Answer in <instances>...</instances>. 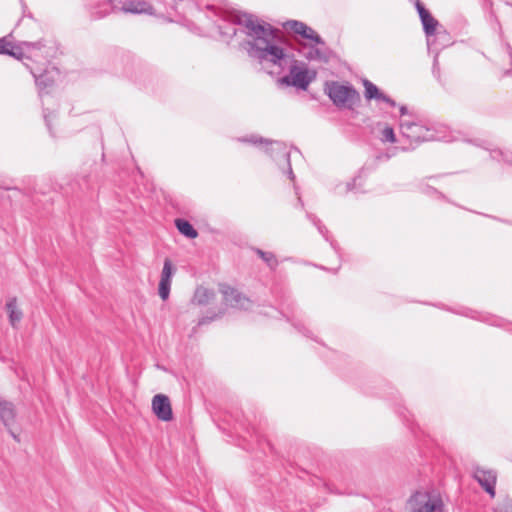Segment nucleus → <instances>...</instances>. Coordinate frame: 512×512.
<instances>
[{"mask_svg":"<svg viewBox=\"0 0 512 512\" xmlns=\"http://www.w3.org/2000/svg\"><path fill=\"white\" fill-rule=\"evenodd\" d=\"M236 23L245 28L243 31L248 37L241 43L249 57L256 59L259 63L269 62L282 67L287 54L281 46L275 43L277 28L271 24L259 21V19L248 13L237 16Z\"/></svg>","mask_w":512,"mask_h":512,"instance_id":"1","label":"nucleus"},{"mask_svg":"<svg viewBox=\"0 0 512 512\" xmlns=\"http://www.w3.org/2000/svg\"><path fill=\"white\" fill-rule=\"evenodd\" d=\"M400 132L403 138L410 141L409 146H402L404 152L412 151L423 142L440 140L443 137V126L419 118L400 120Z\"/></svg>","mask_w":512,"mask_h":512,"instance_id":"2","label":"nucleus"},{"mask_svg":"<svg viewBox=\"0 0 512 512\" xmlns=\"http://www.w3.org/2000/svg\"><path fill=\"white\" fill-rule=\"evenodd\" d=\"M237 141L253 146L265 144V152L273 158V160L282 170L283 174H286L288 178L294 183V190L296 195L298 196V204L301 207L304 206V203L298 192V187L295 185L296 177L290 162V152L287 150V147L285 146L284 143L279 141H269L268 139L256 134L238 137Z\"/></svg>","mask_w":512,"mask_h":512,"instance_id":"3","label":"nucleus"},{"mask_svg":"<svg viewBox=\"0 0 512 512\" xmlns=\"http://www.w3.org/2000/svg\"><path fill=\"white\" fill-rule=\"evenodd\" d=\"M54 53V47L48 45L46 40L40 39L38 41H20L13 44L9 49L8 56L18 60L26 58L45 65L54 56Z\"/></svg>","mask_w":512,"mask_h":512,"instance_id":"4","label":"nucleus"},{"mask_svg":"<svg viewBox=\"0 0 512 512\" xmlns=\"http://www.w3.org/2000/svg\"><path fill=\"white\" fill-rule=\"evenodd\" d=\"M324 93L338 108L353 109L354 105L360 101L358 91L349 82L326 81Z\"/></svg>","mask_w":512,"mask_h":512,"instance_id":"5","label":"nucleus"},{"mask_svg":"<svg viewBox=\"0 0 512 512\" xmlns=\"http://www.w3.org/2000/svg\"><path fill=\"white\" fill-rule=\"evenodd\" d=\"M415 8L419 15L424 34L426 36L428 51H433L435 41L432 40V37H444L448 39L449 33L445 29H438L440 27L439 21L431 14V12L420 0H416Z\"/></svg>","mask_w":512,"mask_h":512,"instance_id":"6","label":"nucleus"},{"mask_svg":"<svg viewBox=\"0 0 512 512\" xmlns=\"http://www.w3.org/2000/svg\"><path fill=\"white\" fill-rule=\"evenodd\" d=\"M408 512H437L443 508L441 497L430 491L417 490L407 501Z\"/></svg>","mask_w":512,"mask_h":512,"instance_id":"7","label":"nucleus"},{"mask_svg":"<svg viewBox=\"0 0 512 512\" xmlns=\"http://www.w3.org/2000/svg\"><path fill=\"white\" fill-rule=\"evenodd\" d=\"M316 78V71L309 70L305 63L294 60L290 66L289 74L282 77L280 82L290 87H295L299 90L306 91L310 83Z\"/></svg>","mask_w":512,"mask_h":512,"instance_id":"8","label":"nucleus"},{"mask_svg":"<svg viewBox=\"0 0 512 512\" xmlns=\"http://www.w3.org/2000/svg\"><path fill=\"white\" fill-rule=\"evenodd\" d=\"M293 491L287 479H282L279 483L270 482L267 487V495L264 496L265 502L274 501L275 503L282 504L281 509H286V512H297V509L292 507Z\"/></svg>","mask_w":512,"mask_h":512,"instance_id":"9","label":"nucleus"},{"mask_svg":"<svg viewBox=\"0 0 512 512\" xmlns=\"http://www.w3.org/2000/svg\"><path fill=\"white\" fill-rule=\"evenodd\" d=\"M299 54L310 62H320L323 64L330 63L336 58L335 52L328 47L325 40L322 38V43H302L299 45Z\"/></svg>","mask_w":512,"mask_h":512,"instance_id":"10","label":"nucleus"},{"mask_svg":"<svg viewBox=\"0 0 512 512\" xmlns=\"http://www.w3.org/2000/svg\"><path fill=\"white\" fill-rule=\"evenodd\" d=\"M118 3V11L135 15H154L155 8L145 0H115Z\"/></svg>","mask_w":512,"mask_h":512,"instance_id":"11","label":"nucleus"},{"mask_svg":"<svg viewBox=\"0 0 512 512\" xmlns=\"http://www.w3.org/2000/svg\"><path fill=\"white\" fill-rule=\"evenodd\" d=\"M175 272L176 268L172 261L169 258H166L163 263L160 281L158 284V294L163 301L167 300L170 296L172 277Z\"/></svg>","mask_w":512,"mask_h":512,"instance_id":"12","label":"nucleus"},{"mask_svg":"<svg viewBox=\"0 0 512 512\" xmlns=\"http://www.w3.org/2000/svg\"><path fill=\"white\" fill-rule=\"evenodd\" d=\"M152 412L161 421H171L173 419V410L169 397L161 393L156 394L152 398Z\"/></svg>","mask_w":512,"mask_h":512,"instance_id":"13","label":"nucleus"},{"mask_svg":"<svg viewBox=\"0 0 512 512\" xmlns=\"http://www.w3.org/2000/svg\"><path fill=\"white\" fill-rule=\"evenodd\" d=\"M226 305L233 308L249 310L251 308V300L240 293L237 289L230 286H223L220 289Z\"/></svg>","mask_w":512,"mask_h":512,"instance_id":"14","label":"nucleus"},{"mask_svg":"<svg viewBox=\"0 0 512 512\" xmlns=\"http://www.w3.org/2000/svg\"><path fill=\"white\" fill-rule=\"evenodd\" d=\"M286 27L294 34L301 36L303 39L313 43H322V37L310 26L299 20H289Z\"/></svg>","mask_w":512,"mask_h":512,"instance_id":"15","label":"nucleus"},{"mask_svg":"<svg viewBox=\"0 0 512 512\" xmlns=\"http://www.w3.org/2000/svg\"><path fill=\"white\" fill-rule=\"evenodd\" d=\"M474 479L482 487V489L490 495L491 498L495 497L496 490V474L492 471L477 469L474 473Z\"/></svg>","mask_w":512,"mask_h":512,"instance_id":"16","label":"nucleus"},{"mask_svg":"<svg viewBox=\"0 0 512 512\" xmlns=\"http://www.w3.org/2000/svg\"><path fill=\"white\" fill-rule=\"evenodd\" d=\"M116 11L118 3L115 0H100L94 5L91 15L95 19H102Z\"/></svg>","mask_w":512,"mask_h":512,"instance_id":"17","label":"nucleus"},{"mask_svg":"<svg viewBox=\"0 0 512 512\" xmlns=\"http://www.w3.org/2000/svg\"><path fill=\"white\" fill-rule=\"evenodd\" d=\"M31 74L35 78V83L39 89V96L42 99L44 94H47L48 92H45L46 89L50 88L54 84V79L49 76V72L44 69L42 72L40 70H34L33 68H29Z\"/></svg>","mask_w":512,"mask_h":512,"instance_id":"18","label":"nucleus"},{"mask_svg":"<svg viewBox=\"0 0 512 512\" xmlns=\"http://www.w3.org/2000/svg\"><path fill=\"white\" fill-rule=\"evenodd\" d=\"M15 417L14 404L0 396V421L5 427H10L15 423Z\"/></svg>","mask_w":512,"mask_h":512,"instance_id":"19","label":"nucleus"},{"mask_svg":"<svg viewBox=\"0 0 512 512\" xmlns=\"http://www.w3.org/2000/svg\"><path fill=\"white\" fill-rule=\"evenodd\" d=\"M307 218L311 223L317 228L318 232L324 237V239L330 243L331 248L335 251L336 254H340V246L339 244L333 240L329 234L326 226L321 222V220L312 213L306 214Z\"/></svg>","mask_w":512,"mask_h":512,"instance_id":"20","label":"nucleus"},{"mask_svg":"<svg viewBox=\"0 0 512 512\" xmlns=\"http://www.w3.org/2000/svg\"><path fill=\"white\" fill-rule=\"evenodd\" d=\"M8 313L9 323L13 328H16L23 318V312L17 306V298L11 297L5 304Z\"/></svg>","mask_w":512,"mask_h":512,"instance_id":"21","label":"nucleus"},{"mask_svg":"<svg viewBox=\"0 0 512 512\" xmlns=\"http://www.w3.org/2000/svg\"><path fill=\"white\" fill-rule=\"evenodd\" d=\"M454 312L457 313V314H460V315L472 318V319H477V320H480V321H483V322H487L490 325L501 326V323H500L501 320L500 319H498V318H496L494 316H489V315H486V314L474 311V310L469 309V308H462L461 310L454 311Z\"/></svg>","mask_w":512,"mask_h":512,"instance_id":"22","label":"nucleus"},{"mask_svg":"<svg viewBox=\"0 0 512 512\" xmlns=\"http://www.w3.org/2000/svg\"><path fill=\"white\" fill-rule=\"evenodd\" d=\"M215 296L216 294L212 289L199 286L194 292L192 302L199 306H205L209 304L215 298Z\"/></svg>","mask_w":512,"mask_h":512,"instance_id":"23","label":"nucleus"},{"mask_svg":"<svg viewBox=\"0 0 512 512\" xmlns=\"http://www.w3.org/2000/svg\"><path fill=\"white\" fill-rule=\"evenodd\" d=\"M174 224L178 232L188 239H195L199 235L197 229L184 218H176Z\"/></svg>","mask_w":512,"mask_h":512,"instance_id":"24","label":"nucleus"},{"mask_svg":"<svg viewBox=\"0 0 512 512\" xmlns=\"http://www.w3.org/2000/svg\"><path fill=\"white\" fill-rule=\"evenodd\" d=\"M251 250L261 258L271 271H275L277 269L279 262L274 253L264 251L258 247H252Z\"/></svg>","mask_w":512,"mask_h":512,"instance_id":"25","label":"nucleus"},{"mask_svg":"<svg viewBox=\"0 0 512 512\" xmlns=\"http://www.w3.org/2000/svg\"><path fill=\"white\" fill-rule=\"evenodd\" d=\"M364 96L367 100H379L381 99L383 92L378 88L377 85L369 81L368 79L363 80Z\"/></svg>","mask_w":512,"mask_h":512,"instance_id":"26","label":"nucleus"},{"mask_svg":"<svg viewBox=\"0 0 512 512\" xmlns=\"http://www.w3.org/2000/svg\"><path fill=\"white\" fill-rule=\"evenodd\" d=\"M490 157L498 162H504L512 165V152L509 150H502L499 148L488 149Z\"/></svg>","mask_w":512,"mask_h":512,"instance_id":"27","label":"nucleus"},{"mask_svg":"<svg viewBox=\"0 0 512 512\" xmlns=\"http://www.w3.org/2000/svg\"><path fill=\"white\" fill-rule=\"evenodd\" d=\"M224 313H225V308H221L217 312L210 309L207 311V314L205 316H203L199 319L197 325L198 326L207 325V324L211 323L212 321H214L215 319L222 317V315H224Z\"/></svg>","mask_w":512,"mask_h":512,"instance_id":"28","label":"nucleus"},{"mask_svg":"<svg viewBox=\"0 0 512 512\" xmlns=\"http://www.w3.org/2000/svg\"><path fill=\"white\" fill-rule=\"evenodd\" d=\"M43 118L45 121V125L49 131L51 137H55V132L52 127V120L56 119V114L54 111L49 110L48 108H43Z\"/></svg>","mask_w":512,"mask_h":512,"instance_id":"29","label":"nucleus"},{"mask_svg":"<svg viewBox=\"0 0 512 512\" xmlns=\"http://www.w3.org/2000/svg\"><path fill=\"white\" fill-rule=\"evenodd\" d=\"M419 189L425 195L435 196L438 199L446 200V196L443 193H441L436 188H434V187H432V186H430L428 184H421Z\"/></svg>","mask_w":512,"mask_h":512,"instance_id":"30","label":"nucleus"},{"mask_svg":"<svg viewBox=\"0 0 512 512\" xmlns=\"http://www.w3.org/2000/svg\"><path fill=\"white\" fill-rule=\"evenodd\" d=\"M287 317V320L289 322H291V324L293 325V327L299 332L301 333L302 335L306 336V337H312V333L309 329H307L305 327V325L301 322V321H298V320H295L293 318H290L289 316H286Z\"/></svg>","mask_w":512,"mask_h":512,"instance_id":"31","label":"nucleus"},{"mask_svg":"<svg viewBox=\"0 0 512 512\" xmlns=\"http://www.w3.org/2000/svg\"><path fill=\"white\" fill-rule=\"evenodd\" d=\"M382 140L389 143H395L397 141L396 134L391 126H386L382 130Z\"/></svg>","mask_w":512,"mask_h":512,"instance_id":"32","label":"nucleus"},{"mask_svg":"<svg viewBox=\"0 0 512 512\" xmlns=\"http://www.w3.org/2000/svg\"><path fill=\"white\" fill-rule=\"evenodd\" d=\"M432 40L435 41V45H434V48H437L438 49V53L440 52V50L446 46H448L450 44V40L451 38L449 37L448 39L447 38H438V37H432ZM430 53H436V49H434L433 51H429Z\"/></svg>","mask_w":512,"mask_h":512,"instance_id":"33","label":"nucleus"},{"mask_svg":"<svg viewBox=\"0 0 512 512\" xmlns=\"http://www.w3.org/2000/svg\"><path fill=\"white\" fill-rule=\"evenodd\" d=\"M12 34L8 36L0 38V55H8L9 49L12 47V43L8 40V37H11Z\"/></svg>","mask_w":512,"mask_h":512,"instance_id":"34","label":"nucleus"},{"mask_svg":"<svg viewBox=\"0 0 512 512\" xmlns=\"http://www.w3.org/2000/svg\"><path fill=\"white\" fill-rule=\"evenodd\" d=\"M219 32L223 36H227L229 38H233L236 35L237 30H236V28L234 27L233 24H228L226 31H223L222 27L219 26Z\"/></svg>","mask_w":512,"mask_h":512,"instance_id":"35","label":"nucleus"},{"mask_svg":"<svg viewBox=\"0 0 512 512\" xmlns=\"http://www.w3.org/2000/svg\"><path fill=\"white\" fill-rule=\"evenodd\" d=\"M436 49V53H434V59H433V66H432V73L435 77L439 76L440 68H439V62H438V49Z\"/></svg>","mask_w":512,"mask_h":512,"instance_id":"36","label":"nucleus"},{"mask_svg":"<svg viewBox=\"0 0 512 512\" xmlns=\"http://www.w3.org/2000/svg\"><path fill=\"white\" fill-rule=\"evenodd\" d=\"M399 111H400V115H401L402 117H404V116H408V117H409L408 119H413V118L417 117V116H416V115H414L413 113L409 112V110H408V108H407V106H406V105H401V106L399 107Z\"/></svg>","mask_w":512,"mask_h":512,"instance_id":"37","label":"nucleus"},{"mask_svg":"<svg viewBox=\"0 0 512 512\" xmlns=\"http://www.w3.org/2000/svg\"><path fill=\"white\" fill-rule=\"evenodd\" d=\"M380 101L385 102L386 104H388L392 108L397 106V103L395 102V100H393L390 96L386 95L385 93H383Z\"/></svg>","mask_w":512,"mask_h":512,"instance_id":"38","label":"nucleus"},{"mask_svg":"<svg viewBox=\"0 0 512 512\" xmlns=\"http://www.w3.org/2000/svg\"><path fill=\"white\" fill-rule=\"evenodd\" d=\"M380 101L385 102L386 104H388L392 108L397 106V103L395 102V100H393L390 96L386 95L385 93H383Z\"/></svg>","mask_w":512,"mask_h":512,"instance_id":"39","label":"nucleus"},{"mask_svg":"<svg viewBox=\"0 0 512 512\" xmlns=\"http://www.w3.org/2000/svg\"><path fill=\"white\" fill-rule=\"evenodd\" d=\"M397 413L399 414V416L403 419V421L405 422H408V416H407V413H408V410L404 407H400L398 410H397Z\"/></svg>","mask_w":512,"mask_h":512,"instance_id":"40","label":"nucleus"},{"mask_svg":"<svg viewBox=\"0 0 512 512\" xmlns=\"http://www.w3.org/2000/svg\"><path fill=\"white\" fill-rule=\"evenodd\" d=\"M21 2H23V0H21ZM22 8H23V17H27V18L34 20L33 14L28 11V8L25 3H22Z\"/></svg>","mask_w":512,"mask_h":512,"instance_id":"41","label":"nucleus"},{"mask_svg":"<svg viewBox=\"0 0 512 512\" xmlns=\"http://www.w3.org/2000/svg\"><path fill=\"white\" fill-rule=\"evenodd\" d=\"M360 177H355L351 182H348L347 183V190L348 191H352L355 189V186H356V182L357 180L359 179Z\"/></svg>","mask_w":512,"mask_h":512,"instance_id":"42","label":"nucleus"},{"mask_svg":"<svg viewBox=\"0 0 512 512\" xmlns=\"http://www.w3.org/2000/svg\"><path fill=\"white\" fill-rule=\"evenodd\" d=\"M11 437L16 440L17 442L20 441L19 435L13 430L12 426L6 427Z\"/></svg>","mask_w":512,"mask_h":512,"instance_id":"43","label":"nucleus"},{"mask_svg":"<svg viewBox=\"0 0 512 512\" xmlns=\"http://www.w3.org/2000/svg\"><path fill=\"white\" fill-rule=\"evenodd\" d=\"M206 9L211 11L214 15H218V9L213 5H207Z\"/></svg>","mask_w":512,"mask_h":512,"instance_id":"44","label":"nucleus"},{"mask_svg":"<svg viewBox=\"0 0 512 512\" xmlns=\"http://www.w3.org/2000/svg\"><path fill=\"white\" fill-rule=\"evenodd\" d=\"M263 477H264V475H263V474H260V478L257 480V481H258V482H257V485H258L259 487L263 488V489H266V488H265V484L261 482V478H263Z\"/></svg>","mask_w":512,"mask_h":512,"instance_id":"45","label":"nucleus"},{"mask_svg":"<svg viewBox=\"0 0 512 512\" xmlns=\"http://www.w3.org/2000/svg\"><path fill=\"white\" fill-rule=\"evenodd\" d=\"M492 218H493V219H495V220H497V221H499V222L506 223V224H511V225H512V223H511L510 221H508V220L501 219V218H498V217H492Z\"/></svg>","mask_w":512,"mask_h":512,"instance_id":"46","label":"nucleus"},{"mask_svg":"<svg viewBox=\"0 0 512 512\" xmlns=\"http://www.w3.org/2000/svg\"><path fill=\"white\" fill-rule=\"evenodd\" d=\"M511 73H512V72H511V70H506V71L504 72V75H505V76H510V75H511Z\"/></svg>","mask_w":512,"mask_h":512,"instance_id":"47","label":"nucleus"},{"mask_svg":"<svg viewBox=\"0 0 512 512\" xmlns=\"http://www.w3.org/2000/svg\"><path fill=\"white\" fill-rule=\"evenodd\" d=\"M339 268H340V266H339V267H337V268H335V269H333V270H332V271H333V273H337V271L339 270Z\"/></svg>","mask_w":512,"mask_h":512,"instance_id":"48","label":"nucleus"},{"mask_svg":"<svg viewBox=\"0 0 512 512\" xmlns=\"http://www.w3.org/2000/svg\"><path fill=\"white\" fill-rule=\"evenodd\" d=\"M320 268H321L322 270H327V268H326V267H324V266H321Z\"/></svg>","mask_w":512,"mask_h":512,"instance_id":"49","label":"nucleus"}]
</instances>
